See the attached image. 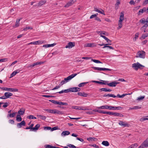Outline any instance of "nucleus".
Here are the masks:
<instances>
[{
	"label": "nucleus",
	"instance_id": "f257e3e1",
	"mask_svg": "<svg viewBox=\"0 0 148 148\" xmlns=\"http://www.w3.org/2000/svg\"><path fill=\"white\" fill-rule=\"evenodd\" d=\"M77 75V73L72 74L68 76L67 77L64 78V80H63L61 82L60 84V85H61H61H63L64 84L67 82L69 80L72 79L75 76Z\"/></svg>",
	"mask_w": 148,
	"mask_h": 148
},
{
	"label": "nucleus",
	"instance_id": "f03ea898",
	"mask_svg": "<svg viewBox=\"0 0 148 148\" xmlns=\"http://www.w3.org/2000/svg\"><path fill=\"white\" fill-rule=\"evenodd\" d=\"M145 56V52L143 51H138L136 54V57L144 58Z\"/></svg>",
	"mask_w": 148,
	"mask_h": 148
},
{
	"label": "nucleus",
	"instance_id": "7ed1b4c3",
	"mask_svg": "<svg viewBox=\"0 0 148 148\" xmlns=\"http://www.w3.org/2000/svg\"><path fill=\"white\" fill-rule=\"evenodd\" d=\"M132 67L135 70H137L139 69H142L143 68H141V67H144V66L137 62L133 64Z\"/></svg>",
	"mask_w": 148,
	"mask_h": 148
},
{
	"label": "nucleus",
	"instance_id": "20e7f679",
	"mask_svg": "<svg viewBox=\"0 0 148 148\" xmlns=\"http://www.w3.org/2000/svg\"><path fill=\"white\" fill-rule=\"evenodd\" d=\"M49 101L52 103H53L55 104H58L59 105H67L68 104L66 103H64L60 101H56L53 100H49Z\"/></svg>",
	"mask_w": 148,
	"mask_h": 148
},
{
	"label": "nucleus",
	"instance_id": "39448f33",
	"mask_svg": "<svg viewBox=\"0 0 148 148\" xmlns=\"http://www.w3.org/2000/svg\"><path fill=\"white\" fill-rule=\"evenodd\" d=\"M92 69H94L95 70H96L99 71H111V69H108V68H100L98 67H93L92 68Z\"/></svg>",
	"mask_w": 148,
	"mask_h": 148
},
{
	"label": "nucleus",
	"instance_id": "423d86ee",
	"mask_svg": "<svg viewBox=\"0 0 148 148\" xmlns=\"http://www.w3.org/2000/svg\"><path fill=\"white\" fill-rule=\"evenodd\" d=\"M70 92H75L79 91L80 88L78 87H73L69 88Z\"/></svg>",
	"mask_w": 148,
	"mask_h": 148
},
{
	"label": "nucleus",
	"instance_id": "0eeeda50",
	"mask_svg": "<svg viewBox=\"0 0 148 148\" xmlns=\"http://www.w3.org/2000/svg\"><path fill=\"white\" fill-rule=\"evenodd\" d=\"M148 27V24L146 23L141 27L140 29L142 32H147V30H146V29Z\"/></svg>",
	"mask_w": 148,
	"mask_h": 148
},
{
	"label": "nucleus",
	"instance_id": "6e6552de",
	"mask_svg": "<svg viewBox=\"0 0 148 148\" xmlns=\"http://www.w3.org/2000/svg\"><path fill=\"white\" fill-rule=\"evenodd\" d=\"M75 43L74 42H69L67 45L65 46L66 48H71L75 46Z\"/></svg>",
	"mask_w": 148,
	"mask_h": 148
},
{
	"label": "nucleus",
	"instance_id": "1a4fd4ad",
	"mask_svg": "<svg viewBox=\"0 0 148 148\" xmlns=\"http://www.w3.org/2000/svg\"><path fill=\"white\" fill-rule=\"evenodd\" d=\"M119 124L121 126H123L124 127H128L129 125V124L126 123L125 122H123L121 121H119Z\"/></svg>",
	"mask_w": 148,
	"mask_h": 148
},
{
	"label": "nucleus",
	"instance_id": "9d476101",
	"mask_svg": "<svg viewBox=\"0 0 148 148\" xmlns=\"http://www.w3.org/2000/svg\"><path fill=\"white\" fill-rule=\"evenodd\" d=\"M143 147L147 148L148 147V139L145 140L141 145Z\"/></svg>",
	"mask_w": 148,
	"mask_h": 148
},
{
	"label": "nucleus",
	"instance_id": "9b49d317",
	"mask_svg": "<svg viewBox=\"0 0 148 148\" xmlns=\"http://www.w3.org/2000/svg\"><path fill=\"white\" fill-rule=\"evenodd\" d=\"M21 19V18H20V19H17L16 23H15V25L13 26V27L14 28L17 27L19 26L20 21Z\"/></svg>",
	"mask_w": 148,
	"mask_h": 148
},
{
	"label": "nucleus",
	"instance_id": "f8f14e48",
	"mask_svg": "<svg viewBox=\"0 0 148 148\" xmlns=\"http://www.w3.org/2000/svg\"><path fill=\"white\" fill-rule=\"evenodd\" d=\"M25 122L24 121H23L21 122L18 123L17 124V126L18 128H20L22 126H24L25 125Z\"/></svg>",
	"mask_w": 148,
	"mask_h": 148
},
{
	"label": "nucleus",
	"instance_id": "ddd939ff",
	"mask_svg": "<svg viewBox=\"0 0 148 148\" xmlns=\"http://www.w3.org/2000/svg\"><path fill=\"white\" fill-rule=\"evenodd\" d=\"M120 83L119 82H113L111 83H109L108 86L111 87H115L116 86V85L119 84Z\"/></svg>",
	"mask_w": 148,
	"mask_h": 148
},
{
	"label": "nucleus",
	"instance_id": "4468645a",
	"mask_svg": "<svg viewBox=\"0 0 148 148\" xmlns=\"http://www.w3.org/2000/svg\"><path fill=\"white\" fill-rule=\"evenodd\" d=\"M100 10H98L97 8H94V11H96L97 12L99 13H100L101 14H102L103 15H105L104 12L103 10L102 9H100Z\"/></svg>",
	"mask_w": 148,
	"mask_h": 148
},
{
	"label": "nucleus",
	"instance_id": "2eb2a0df",
	"mask_svg": "<svg viewBox=\"0 0 148 148\" xmlns=\"http://www.w3.org/2000/svg\"><path fill=\"white\" fill-rule=\"evenodd\" d=\"M146 8H143V9H140L139 10L138 12V15L139 16L141 15L144 12H146Z\"/></svg>",
	"mask_w": 148,
	"mask_h": 148
},
{
	"label": "nucleus",
	"instance_id": "dca6fc26",
	"mask_svg": "<svg viewBox=\"0 0 148 148\" xmlns=\"http://www.w3.org/2000/svg\"><path fill=\"white\" fill-rule=\"evenodd\" d=\"M4 95L7 99L9 98L10 97L12 96L13 95V94L12 93L8 92L5 93Z\"/></svg>",
	"mask_w": 148,
	"mask_h": 148
},
{
	"label": "nucleus",
	"instance_id": "f3484780",
	"mask_svg": "<svg viewBox=\"0 0 148 148\" xmlns=\"http://www.w3.org/2000/svg\"><path fill=\"white\" fill-rule=\"evenodd\" d=\"M70 134V132L69 131H65L62 132L61 135L62 136H63L68 135L69 134Z\"/></svg>",
	"mask_w": 148,
	"mask_h": 148
},
{
	"label": "nucleus",
	"instance_id": "a211bd4d",
	"mask_svg": "<svg viewBox=\"0 0 148 148\" xmlns=\"http://www.w3.org/2000/svg\"><path fill=\"white\" fill-rule=\"evenodd\" d=\"M112 116H119L120 117H122L123 116V115L122 114L119 113L114 112H113Z\"/></svg>",
	"mask_w": 148,
	"mask_h": 148
},
{
	"label": "nucleus",
	"instance_id": "6ab92c4d",
	"mask_svg": "<svg viewBox=\"0 0 148 148\" xmlns=\"http://www.w3.org/2000/svg\"><path fill=\"white\" fill-rule=\"evenodd\" d=\"M74 3V1L73 0L71 1H69L68 2V3L65 5L64 6V7H68L70 6L73 3Z\"/></svg>",
	"mask_w": 148,
	"mask_h": 148
},
{
	"label": "nucleus",
	"instance_id": "aec40b11",
	"mask_svg": "<svg viewBox=\"0 0 148 148\" xmlns=\"http://www.w3.org/2000/svg\"><path fill=\"white\" fill-rule=\"evenodd\" d=\"M96 46L95 44L93 43H88L86 45V46L88 47H92Z\"/></svg>",
	"mask_w": 148,
	"mask_h": 148
},
{
	"label": "nucleus",
	"instance_id": "412c9836",
	"mask_svg": "<svg viewBox=\"0 0 148 148\" xmlns=\"http://www.w3.org/2000/svg\"><path fill=\"white\" fill-rule=\"evenodd\" d=\"M109 106L107 105L102 106L99 107L98 108L99 109H109Z\"/></svg>",
	"mask_w": 148,
	"mask_h": 148
},
{
	"label": "nucleus",
	"instance_id": "4be33fe9",
	"mask_svg": "<svg viewBox=\"0 0 148 148\" xmlns=\"http://www.w3.org/2000/svg\"><path fill=\"white\" fill-rule=\"evenodd\" d=\"M78 95L80 96H82L84 97H86L88 94L84 92H78L77 93Z\"/></svg>",
	"mask_w": 148,
	"mask_h": 148
},
{
	"label": "nucleus",
	"instance_id": "5701e85b",
	"mask_svg": "<svg viewBox=\"0 0 148 148\" xmlns=\"http://www.w3.org/2000/svg\"><path fill=\"white\" fill-rule=\"evenodd\" d=\"M146 120H148V116H144L143 118H140V121L141 122H143Z\"/></svg>",
	"mask_w": 148,
	"mask_h": 148
},
{
	"label": "nucleus",
	"instance_id": "b1692460",
	"mask_svg": "<svg viewBox=\"0 0 148 148\" xmlns=\"http://www.w3.org/2000/svg\"><path fill=\"white\" fill-rule=\"evenodd\" d=\"M25 111V110L23 109H21L18 111V113L19 115H23Z\"/></svg>",
	"mask_w": 148,
	"mask_h": 148
},
{
	"label": "nucleus",
	"instance_id": "393cba45",
	"mask_svg": "<svg viewBox=\"0 0 148 148\" xmlns=\"http://www.w3.org/2000/svg\"><path fill=\"white\" fill-rule=\"evenodd\" d=\"M124 20V14L123 13L121 12V15L120 16L119 18V21H123Z\"/></svg>",
	"mask_w": 148,
	"mask_h": 148
},
{
	"label": "nucleus",
	"instance_id": "a878e982",
	"mask_svg": "<svg viewBox=\"0 0 148 148\" xmlns=\"http://www.w3.org/2000/svg\"><path fill=\"white\" fill-rule=\"evenodd\" d=\"M102 144L106 146H108L109 145V143L108 141H104L102 142Z\"/></svg>",
	"mask_w": 148,
	"mask_h": 148
},
{
	"label": "nucleus",
	"instance_id": "bb28decb",
	"mask_svg": "<svg viewBox=\"0 0 148 148\" xmlns=\"http://www.w3.org/2000/svg\"><path fill=\"white\" fill-rule=\"evenodd\" d=\"M46 3V1L45 0H41L38 3V5L39 6H41L44 4L45 3Z\"/></svg>",
	"mask_w": 148,
	"mask_h": 148
},
{
	"label": "nucleus",
	"instance_id": "cd10ccee",
	"mask_svg": "<svg viewBox=\"0 0 148 148\" xmlns=\"http://www.w3.org/2000/svg\"><path fill=\"white\" fill-rule=\"evenodd\" d=\"M1 89L3 90L7 91H11V88H8L6 87H2L1 88Z\"/></svg>",
	"mask_w": 148,
	"mask_h": 148
},
{
	"label": "nucleus",
	"instance_id": "c85d7f7f",
	"mask_svg": "<svg viewBox=\"0 0 148 148\" xmlns=\"http://www.w3.org/2000/svg\"><path fill=\"white\" fill-rule=\"evenodd\" d=\"M120 3V1L118 0L116 1V3L115 4V8L116 10H117L119 8V5Z\"/></svg>",
	"mask_w": 148,
	"mask_h": 148
},
{
	"label": "nucleus",
	"instance_id": "c756f323",
	"mask_svg": "<svg viewBox=\"0 0 148 148\" xmlns=\"http://www.w3.org/2000/svg\"><path fill=\"white\" fill-rule=\"evenodd\" d=\"M16 113V112H14L12 114H8L7 116V117H14L15 116Z\"/></svg>",
	"mask_w": 148,
	"mask_h": 148
},
{
	"label": "nucleus",
	"instance_id": "7c9ffc66",
	"mask_svg": "<svg viewBox=\"0 0 148 148\" xmlns=\"http://www.w3.org/2000/svg\"><path fill=\"white\" fill-rule=\"evenodd\" d=\"M22 118L20 115H17L16 116V120L18 122L21 121H22Z\"/></svg>",
	"mask_w": 148,
	"mask_h": 148
},
{
	"label": "nucleus",
	"instance_id": "2f4dec72",
	"mask_svg": "<svg viewBox=\"0 0 148 148\" xmlns=\"http://www.w3.org/2000/svg\"><path fill=\"white\" fill-rule=\"evenodd\" d=\"M102 37L105 39L107 41V43H111V41L108 39L106 37V36H102Z\"/></svg>",
	"mask_w": 148,
	"mask_h": 148
},
{
	"label": "nucleus",
	"instance_id": "473e14b6",
	"mask_svg": "<svg viewBox=\"0 0 148 148\" xmlns=\"http://www.w3.org/2000/svg\"><path fill=\"white\" fill-rule=\"evenodd\" d=\"M141 23L143 24H145L146 23V19H145L144 18H143L140 19L139 21Z\"/></svg>",
	"mask_w": 148,
	"mask_h": 148
},
{
	"label": "nucleus",
	"instance_id": "72a5a7b5",
	"mask_svg": "<svg viewBox=\"0 0 148 148\" xmlns=\"http://www.w3.org/2000/svg\"><path fill=\"white\" fill-rule=\"evenodd\" d=\"M40 127V125L39 124H37L35 126V127H33V131H35L38 129Z\"/></svg>",
	"mask_w": 148,
	"mask_h": 148
},
{
	"label": "nucleus",
	"instance_id": "f704fd0d",
	"mask_svg": "<svg viewBox=\"0 0 148 148\" xmlns=\"http://www.w3.org/2000/svg\"><path fill=\"white\" fill-rule=\"evenodd\" d=\"M37 116L40 119L43 120H45L46 119V117L45 116L41 115H37Z\"/></svg>",
	"mask_w": 148,
	"mask_h": 148
},
{
	"label": "nucleus",
	"instance_id": "c9c22d12",
	"mask_svg": "<svg viewBox=\"0 0 148 148\" xmlns=\"http://www.w3.org/2000/svg\"><path fill=\"white\" fill-rule=\"evenodd\" d=\"M63 114L64 113L62 111L56 109L55 114Z\"/></svg>",
	"mask_w": 148,
	"mask_h": 148
},
{
	"label": "nucleus",
	"instance_id": "e433bc0d",
	"mask_svg": "<svg viewBox=\"0 0 148 148\" xmlns=\"http://www.w3.org/2000/svg\"><path fill=\"white\" fill-rule=\"evenodd\" d=\"M45 147L46 148H58V147H56L53 146L49 145H45Z\"/></svg>",
	"mask_w": 148,
	"mask_h": 148
},
{
	"label": "nucleus",
	"instance_id": "4c0bfd02",
	"mask_svg": "<svg viewBox=\"0 0 148 148\" xmlns=\"http://www.w3.org/2000/svg\"><path fill=\"white\" fill-rule=\"evenodd\" d=\"M78 110H88V109L87 108H85L83 107H79Z\"/></svg>",
	"mask_w": 148,
	"mask_h": 148
},
{
	"label": "nucleus",
	"instance_id": "58836bf2",
	"mask_svg": "<svg viewBox=\"0 0 148 148\" xmlns=\"http://www.w3.org/2000/svg\"><path fill=\"white\" fill-rule=\"evenodd\" d=\"M122 22V21H119V26L117 28L118 29H119L122 27L123 26Z\"/></svg>",
	"mask_w": 148,
	"mask_h": 148
},
{
	"label": "nucleus",
	"instance_id": "ea45409f",
	"mask_svg": "<svg viewBox=\"0 0 148 148\" xmlns=\"http://www.w3.org/2000/svg\"><path fill=\"white\" fill-rule=\"evenodd\" d=\"M88 83V82L81 83L79 84L78 85V86L79 87H83V86H84L85 85Z\"/></svg>",
	"mask_w": 148,
	"mask_h": 148
},
{
	"label": "nucleus",
	"instance_id": "a19ab883",
	"mask_svg": "<svg viewBox=\"0 0 148 148\" xmlns=\"http://www.w3.org/2000/svg\"><path fill=\"white\" fill-rule=\"evenodd\" d=\"M91 61L95 63H102L100 61L98 60L92 59L91 60Z\"/></svg>",
	"mask_w": 148,
	"mask_h": 148
},
{
	"label": "nucleus",
	"instance_id": "79ce46f5",
	"mask_svg": "<svg viewBox=\"0 0 148 148\" xmlns=\"http://www.w3.org/2000/svg\"><path fill=\"white\" fill-rule=\"evenodd\" d=\"M148 36V34H142V36L141 37V38H142L143 39H144L145 38Z\"/></svg>",
	"mask_w": 148,
	"mask_h": 148
},
{
	"label": "nucleus",
	"instance_id": "37998d69",
	"mask_svg": "<svg viewBox=\"0 0 148 148\" xmlns=\"http://www.w3.org/2000/svg\"><path fill=\"white\" fill-rule=\"evenodd\" d=\"M103 82H102V85H108V86L109 82L107 81H102Z\"/></svg>",
	"mask_w": 148,
	"mask_h": 148
},
{
	"label": "nucleus",
	"instance_id": "c03bdc74",
	"mask_svg": "<svg viewBox=\"0 0 148 148\" xmlns=\"http://www.w3.org/2000/svg\"><path fill=\"white\" fill-rule=\"evenodd\" d=\"M27 118H28L29 119H36V118L34 116L32 115H30L29 116H27Z\"/></svg>",
	"mask_w": 148,
	"mask_h": 148
},
{
	"label": "nucleus",
	"instance_id": "a18cd8bd",
	"mask_svg": "<svg viewBox=\"0 0 148 148\" xmlns=\"http://www.w3.org/2000/svg\"><path fill=\"white\" fill-rule=\"evenodd\" d=\"M103 34L105 35L106 36H108V35L107 33L106 32H105L101 31V37H102V36H103Z\"/></svg>",
	"mask_w": 148,
	"mask_h": 148
},
{
	"label": "nucleus",
	"instance_id": "49530a36",
	"mask_svg": "<svg viewBox=\"0 0 148 148\" xmlns=\"http://www.w3.org/2000/svg\"><path fill=\"white\" fill-rule=\"evenodd\" d=\"M33 29V28L31 27H26L25 28H24L23 29V30L24 31H26L27 29Z\"/></svg>",
	"mask_w": 148,
	"mask_h": 148
},
{
	"label": "nucleus",
	"instance_id": "de8ad7c7",
	"mask_svg": "<svg viewBox=\"0 0 148 148\" xmlns=\"http://www.w3.org/2000/svg\"><path fill=\"white\" fill-rule=\"evenodd\" d=\"M67 146L71 148H76L77 147L74 145L72 144H68L67 145Z\"/></svg>",
	"mask_w": 148,
	"mask_h": 148
},
{
	"label": "nucleus",
	"instance_id": "09e8293b",
	"mask_svg": "<svg viewBox=\"0 0 148 148\" xmlns=\"http://www.w3.org/2000/svg\"><path fill=\"white\" fill-rule=\"evenodd\" d=\"M96 139V138H91V137H89L87 139V140L89 141H92V140H95V139Z\"/></svg>",
	"mask_w": 148,
	"mask_h": 148
},
{
	"label": "nucleus",
	"instance_id": "8fccbe9b",
	"mask_svg": "<svg viewBox=\"0 0 148 148\" xmlns=\"http://www.w3.org/2000/svg\"><path fill=\"white\" fill-rule=\"evenodd\" d=\"M138 35H139V33H136L135 34V37L134 38V39H133L134 41H136V39L138 38Z\"/></svg>",
	"mask_w": 148,
	"mask_h": 148
},
{
	"label": "nucleus",
	"instance_id": "3c124183",
	"mask_svg": "<svg viewBox=\"0 0 148 148\" xmlns=\"http://www.w3.org/2000/svg\"><path fill=\"white\" fill-rule=\"evenodd\" d=\"M145 96H143L140 97H138L137 99V100L139 101L142 100L145 98Z\"/></svg>",
	"mask_w": 148,
	"mask_h": 148
},
{
	"label": "nucleus",
	"instance_id": "603ef678",
	"mask_svg": "<svg viewBox=\"0 0 148 148\" xmlns=\"http://www.w3.org/2000/svg\"><path fill=\"white\" fill-rule=\"evenodd\" d=\"M4 105H3V108H5L7 107L9 105V104L7 102L3 103Z\"/></svg>",
	"mask_w": 148,
	"mask_h": 148
},
{
	"label": "nucleus",
	"instance_id": "864d4df0",
	"mask_svg": "<svg viewBox=\"0 0 148 148\" xmlns=\"http://www.w3.org/2000/svg\"><path fill=\"white\" fill-rule=\"evenodd\" d=\"M92 82H93L97 83L99 84L102 85V82H101L99 81H94V80L92 81Z\"/></svg>",
	"mask_w": 148,
	"mask_h": 148
},
{
	"label": "nucleus",
	"instance_id": "5fc2aeb1",
	"mask_svg": "<svg viewBox=\"0 0 148 148\" xmlns=\"http://www.w3.org/2000/svg\"><path fill=\"white\" fill-rule=\"evenodd\" d=\"M61 86V85H60V84H59L58 86H56L55 87L52 89V90H54L56 89H57L59 88L60 86Z\"/></svg>",
	"mask_w": 148,
	"mask_h": 148
},
{
	"label": "nucleus",
	"instance_id": "6e6d98bb",
	"mask_svg": "<svg viewBox=\"0 0 148 148\" xmlns=\"http://www.w3.org/2000/svg\"><path fill=\"white\" fill-rule=\"evenodd\" d=\"M44 63L43 62H37L35 63V65H40Z\"/></svg>",
	"mask_w": 148,
	"mask_h": 148
},
{
	"label": "nucleus",
	"instance_id": "4d7b16f0",
	"mask_svg": "<svg viewBox=\"0 0 148 148\" xmlns=\"http://www.w3.org/2000/svg\"><path fill=\"white\" fill-rule=\"evenodd\" d=\"M16 74V73H15V72L14 71L10 75V78H11L13 76H14Z\"/></svg>",
	"mask_w": 148,
	"mask_h": 148
},
{
	"label": "nucleus",
	"instance_id": "13d9d810",
	"mask_svg": "<svg viewBox=\"0 0 148 148\" xmlns=\"http://www.w3.org/2000/svg\"><path fill=\"white\" fill-rule=\"evenodd\" d=\"M129 3L131 5H134L135 4V2L133 0H131L129 2Z\"/></svg>",
	"mask_w": 148,
	"mask_h": 148
},
{
	"label": "nucleus",
	"instance_id": "bf43d9fd",
	"mask_svg": "<svg viewBox=\"0 0 148 148\" xmlns=\"http://www.w3.org/2000/svg\"><path fill=\"white\" fill-rule=\"evenodd\" d=\"M90 146L95 147L96 148H99V146L96 145V144H94L93 145H90Z\"/></svg>",
	"mask_w": 148,
	"mask_h": 148
},
{
	"label": "nucleus",
	"instance_id": "052dcab7",
	"mask_svg": "<svg viewBox=\"0 0 148 148\" xmlns=\"http://www.w3.org/2000/svg\"><path fill=\"white\" fill-rule=\"evenodd\" d=\"M7 59L5 58H3L2 59H0V62H4L5 61H7Z\"/></svg>",
	"mask_w": 148,
	"mask_h": 148
},
{
	"label": "nucleus",
	"instance_id": "680f3d73",
	"mask_svg": "<svg viewBox=\"0 0 148 148\" xmlns=\"http://www.w3.org/2000/svg\"><path fill=\"white\" fill-rule=\"evenodd\" d=\"M102 91L107 92V89L106 88H102L100 89Z\"/></svg>",
	"mask_w": 148,
	"mask_h": 148
},
{
	"label": "nucleus",
	"instance_id": "e2e57ef3",
	"mask_svg": "<svg viewBox=\"0 0 148 148\" xmlns=\"http://www.w3.org/2000/svg\"><path fill=\"white\" fill-rule=\"evenodd\" d=\"M42 97H53V96L51 95H42Z\"/></svg>",
	"mask_w": 148,
	"mask_h": 148
},
{
	"label": "nucleus",
	"instance_id": "0e129e2a",
	"mask_svg": "<svg viewBox=\"0 0 148 148\" xmlns=\"http://www.w3.org/2000/svg\"><path fill=\"white\" fill-rule=\"evenodd\" d=\"M9 122L10 123L12 124H14V121L13 120H10L9 121Z\"/></svg>",
	"mask_w": 148,
	"mask_h": 148
},
{
	"label": "nucleus",
	"instance_id": "69168bd1",
	"mask_svg": "<svg viewBox=\"0 0 148 148\" xmlns=\"http://www.w3.org/2000/svg\"><path fill=\"white\" fill-rule=\"evenodd\" d=\"M44 129L45 130H49L51 129V128L50 127H44Z\"/></svg>",
	"mask_w": 148,
	"mask_h": 148
},
{
	"label": "nucleus",
	"instance_id": "338daca9",
	"mask_svg": "<svg viewBox=\"0 0 148 148\" xmlns=\"http://www.w3.org/2000/svg\"><path fill=\"white\" fill-rule=\"evenodd\" d=\"M116 107L109 106V110H116Z\"/></svg>",
	"mask_w": 148,
	"mask_h": 148
},
{
	"label": "nucleus",
	"instance_id": "774afa93",
	"mask_svg": "<svg viewBox=\"0 0 148 148\" xmlns=\"http://www.w3.org/2000/svg\"><path fill=\"white\" fill-rule=\"evenodd\" d=\"M11 92H17L18 91V89L17 88H11Z\"/></svg>",
	"mask_w": 148,
	"mask_h": 148
}]
</instances>
